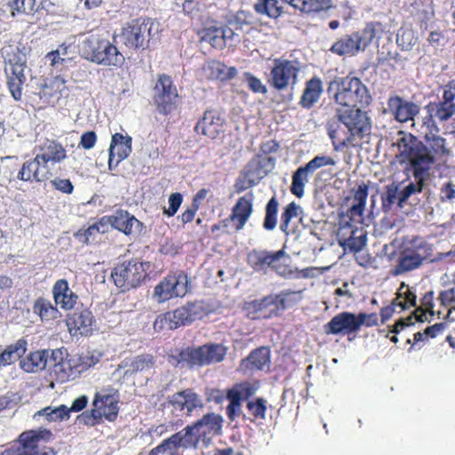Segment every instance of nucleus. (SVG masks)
<instances>
[{
    "label": "nucleus",
    "mask_w": 455,
    "mask_h": 455,
    "mask_svg": "<svg viewBox=\"0 0 455 455\" xmlns=\"http://www.w3.org/2000/svg\"><path fill=\"white\" fill-rule=\"evenodd\" d=\"M182 195L180 193L171 194L168 199L169 207L164 209V213L169 217L174 216L182 203Z\"/></svg>",
    "instance_id": "69168bd1"
},
{
    "label": "nucleus",
    "mask_w": 455,
    "mask_h": 455,
    "mask_svg": "<svg viewBox=\"0 0 455 455\" xmlns=\"http://www.w3.org/2000/svg\"><path fill=\"white\" fill-rule=\"evenodd\" d=\"M106 221L100 220V222L91 225L84 233L79 232L77 236L80 237V240L84 243H91L90 238L95 236L97 234L105 233L107 230L105 228Z\"/></svg>",
    "instance_id": "bf43d9fd"
},
{
    "label": "nucleus",
    "mask_w": 455,
    "mask_h": 455,
    "mask_svg": "<svg viewBox=\"0 0 455 455\" xmlns=\"http://www.w3.org/2000/svg\"><path fill=\"white\" fill-rule=\"evenodd\" d=\"M7 86L15 100L22 97V88L30 70L27 67V59L23 54H15L9 59L5 67Z\"/></svg>",
    "instance_id": "9b49d317"
},
{
    "label": "nucleus",
    "mask_w": 455,
    "mask_h": 455,
    "mask_svg": "<svg viewBox=\"0 0 455 455\" xmlns=\"http://www.w3.org/2000/svg\"><path fill=\"white\" fill-rule=\"evenodd\" d=\"M177 98L178 92L171 77L165 75L160 76L154 88V100L160 112L164 114L170 112Z\"/></svg>",
    "instance_id": "a211bd4d"
},
{
    "label": "nucleus",
    "mask_w": 455,
    "mask_h": 455,
    "mask_svg": "<svg viewBox=\"0 0 455 455\" xmlns=\"http://www.w3.org/2000/svg\"><path fill=\"white\" fill-rule=\"evenodd\" d=\"M282 253H274L267 251L253 250L248 254V264L257 272H266L270 267V263L278 259Z\"/></svg>",
    "instance_id": "58836bf2"
},
{
    "label": "nucleus",
    "mask_w": 455,
    "mask_h": 455,
    "mask_svg": "<svg viewBox=\"0 0 455 455\" xmlns=\"http://www.w3.org/2000/svg\"><path fill=\"white\" fill-rule=\"evenodd\" d=\"M206 70L209 72V76L212 78L218 80H228L235 76L237 71L234 67H228L224 63L212 60L208 62Z\"/></svg>",
    "instance_id": "37998d69"
},
{
    "label": "nucleus",
    "mask_w": 455,
    "mask_h": 455,
    "mask_svg": "<svg viewBox=\"0 0 455 455\" xmlns=\"http://www.w3.org/2000/svg\"><path fill=\"white\" fill-rule=\"evenodd\" d=\"M455 82H449L447 84L442 87V100L443 103L447 105L455 104Z\"/></svg>",
    "instance_id": "338daca9"
},
{
    "label": "nucleus",
    "mask_w": 455,
    "mask_h": 455,
    "mask_svg": "<svg viewBox=\"0 0 455 455\" xmlns=\"http://www.w3.org/2000/svg\"><path fill=\"white\" fill-rule=\"evenodd\" d=\"M224 118L216 110H208L196 125V131L205 136L215 139L222 131Z\"/></svg>",
    "instance_id": "bb28decb"
},
{
    "label": "nucleus",
    "mask_w": 455,
    "mask_h": 455,
    "mask_svg": "<svg viewBox=\"0 0 455 455\" xmlns=\"http://www.w3.org/2000/svg\"><path fill=\"white\" fill-rule=\"evenodd\" d=\"M33 311L40 316L42 321L45 322L57 319L60 316L57 307H54L50 300L44 298H39L35 301Z\"/></svg>",
    "instance_id": "79ce46f5"
},
{
    "label": "nucleus",
    "mask_w": 455,
    "mask_h": 455,
    "mask_svg": "<svg viewBox=\"0 0 455 455\" xmlns=\"http://www.w3.org/2000/svg\"><path fill=\"white\" fill-rule=\"evenodd\" d=\"M151 26L149 21H132L124 26L119 34L114 35V41L130 49H144L149 41Z\"/></svg>",
    "instance_id": "f8f14e48"
},
{
    "label": "nucleus",
    "mask_w": 455,
    "mask_h": 455,
    "mask_svg": "<svg viewBox=\"0 0 455 455\" xmlns=\"http://www.w3.org/2000/svg\"><path fill=\"white\" fill-rule=\"evenodd\" d=\"M374 37L375 29L372 26H367L360 32L341 36L332 44L331 52L339 56H354L359 52L364 51Z\"/></svg>",
    "instance_id": "9d476101"
},
{
    "label": "nucleus",
    "mask_w": 455,
    "mask_h": 455,
    "mask_svg": "<svg viewBox=\"0 0 455 455\" xmlns=\"http://www.w3.org/2000/svg\"><path fill=\"white\" fill-rule=\"evenodd\" d=\"M278 202L275 196H273L266 205V214L263 222V227L267 230H274L277 224V212H278Z\"/></svg>",
    "instance_id": "864d4df0"
},
{
    "label": "nucleus",
    "mask_w": 455,
    "mask_h": 455,
    "mask_svg": "<svg viewBox=\"0 0 455 455\" xmlns=\"http://www.w3.org/2000/svg\"><path fill=\"white\" fill-rule=\"evenodd\" d=\"M327 132L332 141L333 149L337 152L352 143L355 139L354 135L350 134V131L345 127V124L338 116V113L334 118L328 122Z\"/></svg>",
    "instance_id": "b1692460"
},
{
    "label": "nucleus",
    "mask_w": 455,
    "mask_h": 455,
    "mask_svg": "<svg viewBox=\"0 0 455 455\" xmlns=\"http://www.w3.org/2000/svg\"><path fill=\"white\" fill-rule=\"evenodd\" d=\"M254 9L258 13L266 14L271 18H276L280 15L276 0H258L254 4Z\"/></svg>",
    "instance_id": "6e6d98bb"
},
{
    "label": "nucleus",
    "mask_w": 455,
    "mask_h": 455,
    "mask_svg": "<svg viewBox=\"0 0 455 455\" xmlns=\"http://www.w3.org/2000/svg\"><path fill=\"white\" fill-rule=\"evenodd\" d=\"M435 11L431 4H423L422 8L418 12V19L420 27L427 29L434 21Z\"/></svg>",
    "instance_id": "052dcab7"
},
{
    "label": "nucleus",
    "mask_w": 455,
    "mask_h": 455,
    "mask_svg": "<svg viewBox=\"0 0 455 455\" xmlns=\"http://www.w3.org/2000/svg\"><path fill=\"white\" fill-rule=\"evenodd\" d=\"M357 315L350 312L336 315L324 326L327 334H349L358 331Z\"/></svg>",
    "instance_id": "5701e85b"
},
{
    "label": "nucleus",
    "mask_w": 455,
    "mask_h": 455,
    "mask_svg": "<svg viewBox=\"0 0 455 455\" xmlns=\"http://www.w3.org/2000/svg\"><path fill=\"white\" fill-rule=\"evenodd\" d=\"M149 262L139 260L124 261L112 271V278L116 287L123 291L138 287L146 278Z\"/></svg>",
    "instance_id": "6e6552de"
},
{
    "label": "nucleus",
    "mask_w": 455,
    "mask_h": 455,
    "mask_svg": "<svg viewBox=\"0 0 455 455\" xmlns=\"http://www.w3.org/2000/svg\"><path fill=\"white\" fill-rule=\"evenodd\" d=\"M253 194L247 193L241 196L233 208L231 220L235 224L236 230L243 228L252 212Z\"/></svg>",
    "instance_id": "c85d7f7f"
},
{
    "label": "nucleus",
    "mask_w": 455,
    "mask_h": 455,
    "mask_svg": "<svg viewBox=\"0 0 455 455\" xmlns=\"http://www.w3.org/2000/svg\"><path fill=\"white\" fill-rule=\"evenodd\" d=\"M300 69L299 63L286 60H275L271 70V84L277 90H283L289 84H295Z\"/></svg>",
    "instance_id": "2eb2a0df"
},
{
    "label": "nucleus",
    "mask_w": 455,
    "mask_h": 455,
    "mask_svg": "<svg viewBox=\"0 0 455 455\" xmlns=\"http://www.w3.org/2000/svg\"><path fill=\"white\" fill-rule=\"evenodd\" d=\"M426 144L404 132L397 133L393 145L397 148L401 163L413 164L418 173L429 172L436 159L450 155L446 139L438 132H425Z\"/></svg>",
    "instance_id": "f257e3e1"
},
{
    "label": "nucleus",
    "mask_w": 455,
    "mask_h": 455,
    "mask_svg": "<svg viewBox=\"0 0 455 455\" xmlns=\"http://www.w3.org/2000/svg\"><path fill=\"white\" fill-rule=\"evenodd\" d=\"M312 174L305 166L299 167L291 178V192L299 198L304 196V188L308 182V176Z\"/></svg>",
    "instance_id": "de8ad7c7"
},
{
    "label": "nucleus",
    "mask_w": 455,
    "mask_h": 455,
    "mask_svg": "<svg viewBox=\"0 0 455 455\" xmlns=\"http://www.w3.org/2000/svg\"><path fill=\"white\" fill-rule=\"evenodd\" d=\"M26 351V341L20 339L16 343L8 346L0 354V365L6 366L19 358H20Z\"/></svg>",
    "instance_id": "c03bdc74"
},
{
    "label": "nucleus",
    "mask_w": 455,
    "mask_h": 455,
    "mask_svg": "<svg viewBox=\"0 0 455 455\" xmlns=\"http://www.w3.org/2000/svg\"><path fill=\"white\" fill-rule=\"evenodd\" d=\"M108 150L112 156H116V165H118L132 152V137L121 133L114 134Z\"/></svg>",
    "instance_id": "e433bc0d"
},
{
    "label": "nucleus",
    "mask_w": 455,
    "mask_h": 455,
    "mask_svg": "<svg viewBox=\"0 0 455 455\" xmlns=\"http://www.w3.org/2000/svg\"><path fill=\"white\" fill-rule=\"evenodd\" d=\"M299 294V292H283L275 297H266L260 300H253L249 303V307L252 308L256 315L253 317L268 318L273 315H277L281 311L285 308V302L291 295Z\"/></svg>",
    "instance_id": "6ab92c4d"
},
{
    "label": "nucleus",
    "mask_w": 455,
    "mask_h": 455,
    "mask_svg": "<svg viewBox=\"0 0 455 455\" xmlns=\"http://www.w3.org/2000/svg\"><path fill=\"white\" fill-rule=\"evenodd\" d=\"M93 323V316L92 312L87 308L80 310L76 309L67 320V324L69 330H75V333L79 332L81 335H87L91 330Z\"/></svg>",
    "instance_id": "7c9ffc66"
},
{
    "label": "nucleus",
    "mask_w": 455,
    "mask_h": 455,
    "mask_svg": "<svg viewBox=\"0 0 455 455\" xmlns=\"http://www.w3.org/2000/svg\"><path fill=\"white\" fill-rule=\"evenodd\" d=\"M52 182L56 189L63 193L71 194L73 192L74 187L68 179H55Z\"/></svg>",
    "instance_id": "774afa93"
},
{
    "label": "nucleus",
    "mask_w": 455,
    "mask_h": 455,
    "mask_svg": "<svg viewBox=\"0 0 455 455\" xmlns=\"http://www.w3.org/2000/svg\"><path fill=\"white\" fill-rule=\"evenodd\" d=\"M234 31L228 27H210L200 32V40L210 44L212 47L222 49L233 40Z\"/></svg>",
    "instance_id": "a878e982"
},
{
    "label": "nucleus",
    "mask_w": 455,
    "mask_h": 455,
    "mask_svg": "<svg viewBox=\"0 0 455 455\" xmlns=\"http://www.w3.org/2000/svg\"><path fill=\"white\" fill-rule=\"evenodd\" d=\"M274 253H282L278 256V259H275V262L270 263L269 268L273 269L277 275L283 277H289L293 274V271L290 266L291 258L285 252L284 250H279Z\"/></svg>",
    "instance_id": "8fccbe9b"
},
{
    "label": "nucleus",
    "mask_w": 455,
    "mask_h": 455,
    "mask_svg": "<svg viewBox=\"0 0 455 455\" xmlns=\"http://www.w3.org/2000/svg\"><path fill=\"white\" fill-rule=\"evenodd\" d=\"M302 212L299 205L291 202L284 208L281 215L280 229L286 235L289 234V224L293 218H296Z\"/></svg>",
    "instance_id": "5fc2aeb1"
},
{
    "label": "nucleus",
    "mask_w": 455,
    "mask_h": 455,
    "mask_svg": "<svg viewBox=\"0 0 455 455\" xmlns=\"http://www.w3.org/2000/svg\"><path fill=\"white\" fill-rule=\"evenodd\" d=\"M102 220L125 235L138 232L140 227V222L134 216L123 210H118L110 216L103 217Z\"/></svg>",
    "instance_id": "393cba45"
},
{
    "label": "nucleus",
    "mask_w": 455,
    "mask_h": 455,
    "mask_svg": "<svg viewBox=\"0 0 455 455\" xmlns=\"http://www.w3.org/2000/svg\"><path fill=\"white\" fill-rule=\"evenodd\" d=\"M416 32L411 28H401L396 35V43L403 51H410L417 44Z\"/></svg>",
    "instance_id": "3c124183"
},
{
    "label": "nucleus",
    "mask_w": 455,
    "mask_h": 455,
    "mask_svg": "<svg viewBox=\"0 0 455 455\" xmlns=\"http://www.w3.org/2000/svg\"><path fill=\"white\" fill-rule=\"evenodd\" d=\"M70 410L65 405L52 408L45 407L35 413L34 419L44 418L48 421H59L69 419Z\"/></svg>",
    "instance_id": "49530a36"
},
{
    "label": "nucleus",
    "mask_w": 455,
    "mask_h": 455,
    "mask_svg": "<svg viewBox=\"0 0 455 455\" xmlns=\"http://www.w3.org/2000/svg\"><path fill=\"white\" fill-rule=\"evenodd\" d=\"M327 91L346 108L367 106L371 100L367 87L357 77H338L330 83Z\"/></svg>",
    "instance_id": "7ed1b4c3"
},
{
    "label": "nucleus",
    "mask_w": 455,
    "mask_h": 455,
    "mask_svg": "<svg viewBox=\"0 0 455 455\" xmlns=\"http://www.w3.org/2000/svg\"><path fill=\"white\" fill-rule=\"evenodd\" d=\"M228 398L229 404L227 407V414L233 421L241 412V394L237 390H231L228 393Z\"/></svg>",
    "instance_id": "4d7b16f0"
},
{
    "label": "nucleus",
    "mask_w": 455,
    "mask_h": 455,
    "mask_svg": "<svg viewBox=\"0 0 455 455\" xmlns=\"http://www.w3.org/2000/svg\"><path fill=\"white\" fill-rule=\"evenodd\" d=\"M172 435L164 440L158 446L151 450L148 455H159L164 452H169L170 455H179L178 450L180 448L178 443H172Z\"/></svg>",
    "instance_id": "680f3d73"
},
{
    "label": "nucleus",
    "mask_w": 455,
    "mask_h": 455,
    "mask_svg": "<svg viewBox=\"0 0 455 455\" xmlns=\"http://www.w3.org/2000/svg\"><path fill=\"white\" fill-rule=\"evenodd\" d=\"M305 14H315L327 11L332 5L331 0H282Z\"/></svg>",
    "instance_id": "f704fd0d"
},
{
    "label": "nucleus",
    "mask_w": 455,
    "mask_h": 455,
    "mask_svg": "<svg viewBox=\"0 0 455 455\" xmlns=\"http://www.w3.org/2000/svg\"><path fill=\"white\" fill-rule=\"evenodd\" d=\"M323 92V84L319 78L314 77L310 79L303 92L300 99V105L305 108H310L318 101Z\"/></svg>",
    "instance_id": "a19ab883"
},
{
    "label": "nucleus",
    "mask_w": 455,
    "mask_h": 455,
    "mask_svg": "<svg viewBox=\"0 0 455 455\" xmlns=\"http://www.w3.org/2000/svg\"><path fill=\"white\" fill-rule=\"evenodd\" d=\"M425 108L427 114H431L440 122L448 121L455 114V104L447 105L441 101L430 102Z\"/></svg>",
    "instance_id": "a18cd8bd"
},
{
    "label": "nucleus",
    "mask_w": 455,
    "mask_h": 455,
    "mask_svg": "<svg viewBox=\"0 0 455 455\" xmlns=\"http://www.w3.org/2000/svg\"><path fill=\"white\" fill-rule=\"evenodd\" d=\"M52 433L45 428L30 430L20 435L19 446L6 451V455H48L45 451H40L37 443L40 440H47Z\"/></svg>",
    "instance_id": "dca6fc26"
},
{
    "label": "nucleus",
    "mask_w": 455,
    "mask_h": 455,
    "mask_svg": "<svg viewBox=\"0 0 455 455\" xmlns=\"http://www.w3.org/2000/svg\"><path fill=\"white\" fill-rule=\"evenodd\" d=\"M36 156L39 158L42 164L49 170V172H52V167L56 164L62 162L67 155L65 148L60 143L55 140H46L40 146V153L36 154Z\"/></svg>",
    "instance_id": "4be33fe9"
},
{
    "label": "nucleus",
    "mask_w": 455,
    "mask_h": 455,
    "mask_svg": "<svg viewBox=\"0 0 455 455\" xmlns=\"http://www.w3.org/2000/svg\"><path fill=\"white\" fill-rule=\"evenodd\" d=\"M243 82L247 84L251 91L254 93L265 94L267 92L266 85L262 84V82L253 75L249 72H245L243 74Z\"/></svg>",
    "instance_id": "0e129e2a"
},
{
    "label": "nucleus",
    "mask_w": 455,
    "mask_h": 455,
    "mask_svg": "<svg viewBox=\"0 0 455 455\" xmlns=\"http://www.w3.org/2000/svg\"><path fill=\"white\" fill-rule=\"evenodd\" d=\"M117 43L108 39L92 36L82 44V50L85 58L91 61L103 66L117 67L124 63V55L116 47Z\"/></svg>",
    "instance_id": "39448f33"
},
{
    "label": "nucleus",
    "mask_w": 455,
    "mask_h": 455,
    "mask_svg": "<svg viewBox=\"0 0 455 455\" xmlns=\"http://www.w3.org/2000/svg\"><path fill=\"white\" fill-rule=\"evenodd\" d=\"M118 402L119 396L115 391L102 390L97 392L92 403V417L94 419L105 417L110 421L114 420L119 411Z\"/></svg>",
    "instance_id": "f3484780"
},
{
    "label": "nucleus",
    "mask_w": 455,
    "mask_h": 455,
    "mask_svg": "<svg viewBox=\"0 0 455 455\" xmlns=\"http://www.w3.org/2000/svg\"><path fill=\"white\" fill-rule=\"evenodd\" d=\"M407 170L412 172L414 180L410 181L407 185L403 186L400 189V202H404V204L412 195L422 191L425 179L428 175V172L418 173L416 172L415 166L413 164H411L410 163L409 168H407Z\"/></svg>",
    "instance_id": "ea45409f"
},
{
    "label": "nucleus",
    "mask_w": 455,
    "mask_h": 455,
    "mask_svg": "<svg viewBox=\"0 0 455 455\" xmlns=\"http://www.w3.org/2000/svg\"><path fill=\"white\" fill-rule=\"evenodd\" d=\"M242 366L249 370H268L270 367V351L261 347L252 351L249 356L242 361Z\"/></svg>",
    "instance_id": "c9c22d12"
},
{
    "label": "nucleus",
    "mask_w": 455,
    "mask_h": 455,
    "mask_svg": "<svg viewBox=\"0 0 455 455\" xmlns=\"http://www.w3.org/2000/svg\"><path fill=\"white\" fill-rule=\"evenodd\" d=\"M20 365L27 372L34 373L44 370L46 367L52 368L57 379L60 381L68 379L71 366L68 362L64 361V355L61 349H42L29 353L24 357Z\"/></svg>",
    "instance_id": "20e7f679"
},
{
    "label": "nucleus",
    "mask_w": 455,
    "mask_h": 455,
    "mask_svg": "<svg viewBox=\"0 0 455 455\" xmlns=\"http://www.w3.org/2000/svg\"><path fill=\"white\" fill-rule=\"evenodd\" d=\"M224 419L220 414L209 412L200 419L172 435V443L182 449L197 448L199 440H210L222 432Z\"/></svg>",
    "instance_id": "f03ea898"
},
{
    "label": "nucleus",
    "mask_w": 455,
    "mask_h": 455,
    "mask_svg": "<svg viewBox=\"0 0 455 455\" xmlns=\"http://www.w3.org/2000/svg\"><path fill=\"white\" fill-rule=\"evenodd\" d=\"M154 364L153 356L150 355H142L133 359L124 361L119 368L116 370V373L121 375V371L124 369V377L129 378L132 374L144 371L150 369Z\"/></svg>",
    "instance_id": "473e14b6"
},
{
    "label": "nucleus",
    "mask_w": 455,
    "mask_h": 455,
    "mask_svg": "<svg viewBox=\"0 0 455 455\" xmlns=\"http://www.w3.org/2000/svg\"><path fill=\"white\" fill-rule=\"evenodd\" d=\"M52 176V172L42 164L39 158L36 157L31 161H27L23 164L18 177L25 181L35 180L36 181H43L48 180Z\"/></svg>",
    "instance_id": "c756f323"
},
{
    "label": "nucleus",
    "mask_w": 455,
    "mask_h": 455,
    "mask_svg": "<svg viewBox=\"0 0 455 455\" xmlns=\"http://www.w3.org/2000/svg\"><path fill=\"white\" fill-rule=\"evenodd\" d=\"M338 116L355 138L363 139L371 133L370 117L366 112L362 111L358 107L338 109Z\"/></svg>",
    "instance_id": "4468645a"
},
{
    "label": "nucleus",
    "mask_w": 455,
    "mask_h": 455,
    "mask_svg": "<svg viewBox=\"0 0 455 455\" xmlns=\"http://www.w3.org/2000/svg\"><path fill=\"white\" fill-rule=\"evenodd\" d=\"M3 11L9 12L10 16L32 15L40 8L37 0H3Z\"/></svg>",
    "instance_id": "2f4dec72"
},
{
    "label": "nucleus",
    "mask_w": 455,
    "mask_h": 455,
    "mask_svg": "<svg viewBox=\"0 0 455 455\" xmlns=\"http://www.w3.org/2000/svg\"><path fill=\"white\" fill-rule=\"evenodd\" d=\"M227 353L221 344L208 343L197 347H188L182 350L177 358V363L182 366H204L223 361Z\"/></svg>",
    "instance_id": "0eeeda50"
},
{
    "label": "nucleus",
    "mask_w": 455,
    "mask_h": 455,
    "mask_svg": "<svg viewBox=\"0 0 455 455\" xmlns=\"http://www.w3.org/2000/svg\"><path fill=\"white\" fill-rule=\"evenodd\" d=\"M247 408L251 415L264 419L266 418L267 401L263 398H257L255 401H248Z\"/></svg>",
    "instance_id": "e2e57ef3"
},
{
    "label": "nucleus",
    "mask_w": 455,
    "mask_h": 455,
    "mask_svg": "<svg viewBox=\"0 0 455 455\" xmlns=\"http://www.w3.org/2000/svg\"><path fill=\"white\" fill-rule=\"evenodd\" d=\"M52 294L55 304L64 310L72 309L78 299L65 279H60L54 283Z\"/></svg>",
    "instance_id": "cd10ccee"
},
{
    "label": "nucleus",
    "mask_w": 455,
    "mask_h": 455,
    "mask_svg": "<svg viewBox=\"0 0 455 455\" xmlns=\"http://www.w3.org/2000/svg\"><path fill=\"white\" fill-rule=\"evenodd\" d=\"M416 295L409 289L407 285L402 283L399 288L397 297L395 299V305H398L401 310L407 309L416 306Z\"/></svg>",
    "instance_id": "603ef678"
},
{
    "label": "nucleus",
    "mask_w": 455,
    "mask_h": 455,
    "mask_svg": "<svg viewBox=\"0 0 455 455\" xmlns=\"http://www.w3.org/2000/svg\"><path fill=\"white\" fill-rule=\"evenodd\" d=\"M401 193L398 185L391 184L387 186L385 193L382 195V207L385 212H389L395 204L400 208L403 207L404 202H400Z\"/></svg>",
    "instance_id": "09e8293b"
},
{
    "label": "nucleus",
    "mask_w": 455,
    "mask_h": 455,
    "mask_svg": "<svg viewBox=\"0 0 455 455\" xmlns=\"http://www.w3.org/2000/svg\"><path fill=\"white\" fill-rule=\"evenodd\" d=\"M387 108L395 120L401 123L414 121V117L419 115L420 110L418 104L396 95L388 99Z\"/></svg>",
    "instance_id": "aec40b11"
},
{
    "label": "nucleus",
    "mask_w": 455,
    "mask_h": 455,
    "mask_svg": "<svg viewBox=\"0 0 455 455\" xmlns=\"http://www.w3.org/2000/svg\"><path fill=\"white\" fill-rule=\"evenodd\" d=\"M169 405L172 411L177 416L191 417L204 406L202 397L193 389L188 388L177 392L169 397Z\"/></svg>",
    "instance_id": "ddd939ff"
},
{
    "label": "nucleus",
    "mask_w": 455,
    "mask_h": 455,
    "mask_svg": "<svg viewBox=\"0 0 455 455\" xmlns=\"http://www.w3.org/2000/svg\"><path fill=\"white\" fill-rule=\"evenodd\" d=\"M368 196V188L366 186H359L355 191L351 205L347 212V216L350 220L360 223L365 209V204Z\"/></svg>",
    "instance_id": "72a5a7b5"
},
{
    "label": "nucleus",
    "mask_w": 455,
    "mask_h": 455,
    "mask_svg": "<svg viewBox=\"0 0 455 455\" xmlns=\"http://www.w3.org/2000/svg\"><path fill=\"white\" fill-rule=\"evenodd\" d=\"M194 305H188L179 307L172 312H169L164 316L168 329H177L185 325L195 319L193 312Z\"/></svg>",
    "instance_id": "4c0bfd02"
},
{
    "label": "nucleus",
    "mask_w": 455,
    "mask_h": 455,
    "mask_svg": "<svg viewBox=\"0 0 455 455\" xmlns=\"http://www.w3.org/2000/svg\"><path fill=\"white\" fill-rule=\"evenodd\" d=\"M336 164L337 161L333 157L324 155H318L311 159L304 166L313 174L316 170L322 167L335 165Z\"/></svg>",
    "instance_id": "13d9d810"
},
{
    "label": "nucleus",
    "mask_w": 455,
    "mask_h": 455,
    "mask_svg": "<svg viewBox=\"0 0 455 455\" xmlns=\"http://www.w3.org/2000/svg\"><path fill=\"white\" fill-rule=\"evenodd\" d=\"M188 291V278L182 272H176L165 276L156 285L152 298L157 303H164L173 298H182Z\"/></svg>",
    "instance_id": "1a4fd4ad"
},
{
    "label": "nucleus",
    "mask_w": 455,
    "mask_h": 455,
    "mask_svg": "<svg viewBox=\"0 0 455 455\" xmlns=\"http://www.w3.org/2000/svg\"><path fill=\"white\" fill-rule=\"evenodd\" d=\"M431 254V247L422 238L416 237L403 244L397 264L392 270L395 275L419 268Z\"/></svg>",
    "instance_id": "423d86ee"
},
{
    "label": "nucleus",
    "mask_w": 455,
    "mask_h": 455,
    "mask_svg": "<svg viewBox=\"0 0 455 455\" xmlns=\"http://www.w3.org/2000/svg\"><path fill=\"white\" fill-rule=\"evenodd\" d=\"M339 243L348 248L351 251H360L366 245L367 233L362 228H354L352 224L347 223L340 227L339 231Z\"/></svg>",
    "instance_id": "412c9836"
}]
</instances>
